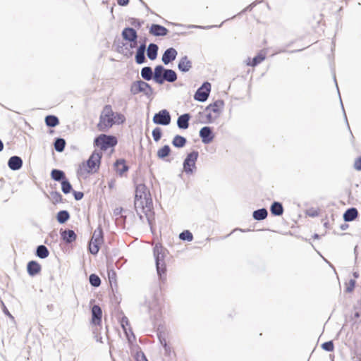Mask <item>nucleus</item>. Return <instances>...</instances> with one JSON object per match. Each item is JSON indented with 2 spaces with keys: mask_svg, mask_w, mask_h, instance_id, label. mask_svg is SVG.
Segmentation results:
<instances>
[{
  "mask_svg": "<svg viewBox=\"0 0 361 361\" xmlns=\"http://www.w3.org/2000/svg\"><path fill=\"white\" fill-rule=\"evenodd\" d=\"M178 68L182 72H188L192 68V62L187 56L182 57L178 63Z\"/></svg>",
  "mask_w": 361,
  "mask_h": 361,
  "instance_id": "obj_18",
  "label": "nucleus"
},
{
  "mask_svg": "<svg viewBox=\"0 0 361 361\" xmlns=\"http://www.w3.org/2000/svg\"><path fill=\"white\" fill-rule=\"evenodd\" d=\"M159 341H160L161 344L163 345V347L165 349V351L166 353L169 352L170 350V348L167 345L166 339L165 338H162L161 336H159Z\"/></svg>",
  "mask_w": 361,
  "mask_h": 361,
  "instance_id": "obj_46",
  "label": "nucleus"
},
{
  "mask_svg": "<svg viewBox=\"0 0 361 361\" xmlns=\"http://www.w3.org/2000/svg\"><path fill=\"white\" fill-rule=\"evenodd\" d=\"M224 103L222 100H216L214 103L210 104L205 109L206 118L208 123L214 122L221 115Z\"/></svg>",
  "mask_w": 361,
  "mask_h": 361,
  "instance_id": "obj_5",
  "label": "nucleus"
},
{
  "mask_svg": "<svg viewBox=\"0 0 361 361\" xmlns=\"http://www.w3.org/2000/svg\"><path fill=\"white\" fill-rule=\"evenodd\" d=\"M90 283L92 286L98 287L101 283V280L97 275L92 274L90 276Z\"/></svg>",
  "mask_w": 361,
  "mask_h": 361,
  "instance_id": "obj_39",
  "label": "nucleus"
},
{
  "mask_svg": "<svg viewBox=\"0 0 361 361\" xmlns=\"http://www.w3.org/2000/svg\"><path fill=\"white\" fill-rule=\"evenodd\" d=\"M51 198L54 203H57L61 200V195L57 192L51 193Z\"/></svg>",
  "mask_w": 361,
  "mask_h": 361,
  "instance_id": "obj_44",
  "label": "nucleus"
},
{
  "mask_svg": "<svg viewBox=\"0 0 361 361\" xmlns=\"http://www.w3.org/2000/svg\"><path fill=\"white\" fill-rule=\"evenodd\" d=\"M130 23L131 25L135 27H140L141 26V23L135 18H131L130 20Z\"/></svg>",
  "mask_w": 361,
  "mask_h": 361,
  "instance_id": "obj_47",
  "label": "nucleus"
},
{
  "mask_svg": "<svg viewBox=\"0 0 361 361\" xmlns=\"http://www.w3.org/2000/svg\"><path fill=\"white\" fill-rule=\"evenodd\" d=\"M121 211H122V209H121V208H116V209L114 210V214H115L116 215H118V214H121Z\"/></svg>",
  "mask_w": 361,
  "mask_h": 361,
  "instance_id": "obj_53",
  "label": "nucleus"
},
{
  "mask_svg": "<svg viewBox=\"0 0 361 361\" xmlns=\"http://www.w3.org/2000/svg\"><path fill=\"white\" fill-rule=\"evenodd\" d=\"M137 361H147L145 355L142 354L141 358L137 357Z\"/></svg>",
  "mask_w": 361,
  "mask_h": 361,
  "instance_id": "obj_54",
  "label": "nucleus"
},
{
  "mask_svg": "<svg viewBox=\"0 0 361 361\" xmlns=\"http://www.w3.org/2000/svg\"><path fill=\"white\" fill-rule=\"evenodd\" d=\"M322 348L328 351L331 352L334 350V344L332 341L325 342L322 345Z\"/></svg>",
  "mask_w": 361,
  "mask_h": 361,
  "instance_id": "obj_43",
  "label": "nucleus"
},
{
  "mask_svg": "<svg viewBox=\"0 0 361 361\" xmlns=\"http://www.w3.org/2000/svg\"><path fill=\"white\" fill-rule=\"evenodd\" d=\"M158 46L155 44L151 43L148 46L147 50V55L150 60H154L157 56Z\"/></svg>",
  "mask_w": 361,
  "mask_h": 361,
  "instance_id": "obj_26",
  "label": "nucleus"
},
{
  "mask_svg": "<svg viewBox=\"0 0 361 361\" xmlns=\"http://www.w3.org/2000/svg\"><path fill=\"white\" fill-rule=\"evenodd\" d=\"M314 238H315V239L319 238V235H317V234H314Z\"/></svg>",
  "mask_w": 361,
  "mask_h": 361,
  "instance_id": "obj_62",
  "label": "nucleus"
},
{
  "mask_svg": "<svg viewBox=\"0 0 361 361\" xmlns=\"http://www.w3.org/2000/svg\"><path fill=\"white\" fill-rule=\"evenodd\" d=\"M5 313L8 314L10 317H12L11 314L9 313L8 310H5Z\"/></svg>",
  "mask_w": 361,
  "mask_h": 361,
  "instance_id": "obj_59",
  "label": "nucleus"
},
{
  "mask_svg": "<svg viewBox=\"0 0 361 361\" xmlns=\"http://www.w3.org/2000/svg\"><path fill=\"white\" fill-rule=\"evenodd\" d=\"M141 76L146 80H150L153 78L152 68L148 66L142 68L141 70Z\"/></svg>",
  "mask_w": 361,
  "mask_h": 361,
  "instance_id": "obj_31",
  "label": "nucleus"
},
{
  "mask_svg": "<svg viewBox=\"0 0 361 361\" xmlns=\"http://www.w3.org/2000/svg\"><path fill=\"white\" fill-rule=\"evenodd\" d=\"M71 189H72V186H71V183L66 180H63L61 182L62 191L65 194H68L71 192Z\"/></svg>",
  "mask_w": 361,
  "mask_h": 361,
  "instance_id": "obj_41",
  "label": "nucleus"
},
{
  "mask_svg": "<svg viewBox=\"0 0 361 361\" xmlns=\"http://www.w3.org/2000/svg\"><path fill=\"white\" fill-rule=\"evenodd\" d=\"M51 175V178L57 181L63 180L64 178V173L61 170L54 169L52 170Z\"/></svg>",
  "mask_w": 361,
  "mask_h": 361,
  "instance_id": "obj_37",
  "label": "nucleus"
},
{
  "mask_svg": "<svg viewBox=\"0 0 361 361\" xmlns=\"http://www.w3.org/2000/svg\"><path fill=\"white\" fill-rule=\"evenodd\" d=\"M146 49V47L145 44H142L137 49V53L135 55V61L138 64H142L145 62V51Z\"/></svg>",
  "mask_w": 361,
  "mask_h": 361,
  "instance_id": "obj_19",
  "label": "nucleus"
},
{
  "mask_svg": "<svg viewBox=\"0 0 361 361\" xmlns=\"http://www.w3.org/2000/svg\"><path fill=\"white\" fill-rule=\"evenodd\" d=\"M149 32L154 36H165L168 33V30L161 25L153 24L149 29Z\"/></svg>",
  "mask_w": 361,
  "mask_h": 361,
  "instance_id": "obj_15",
  "label": "nucleus"
},
{
  "mask_svg": "<svg viewBox=\"0 0 361 361\" xmlns=\"http://www.w3.org/2000/svg\"><path fill=\"white\" fill-rule=\"evenodd\" d=\"M186 143V139L180 135H176L173 140L172 144L176 147H183Z\"/></svg>",
  "mask_w": 361,
  "mask_h": 361,
  "instance_id": "obj_32",
  "label": "nucleus"
},
{
  "mask_svg": "<svg viewBox=\"0 0 361 361\" xmlns=\"http://www.w3.org/2000/svg\"><path fill=\"white\" fill-rule=\"evenodd\" d=\"M56 218H57V221L60 224H63V223H65L66 221H67L69 219L70 215H69V213L67 211L63 210V211H60L57 214Z\"/></svg>",
  "mask_w": 361,
  "mask_h": 361,
  "instance_id": "obj_33",
  "label": "nucleus"
},
{
  "mask_svg": "<svg viewBox=\"0 0 361 361\" xmlns=\"http://www.w3.org/2000/svg\"><path fill=\"white\" fill-rule=\"evenodd\" d=\"M124 322H125V318H123L122 319V326L124 329V331H126V333L127 334L126 329L125 325H124Z\"/></svg>",
  "mask_w": 361,
  "mask_h": 361,
  "instance_id": "obj_55",
  "label": "nucleus"
},
{
  "mask_svg": "<svg viewBox=\"0 0 361 361\" xmlns=\"http://www.w3.org/2000/svg\"><path fill=\"white\" fill-rule=\"evenodd\" d=\"M22 165L23 161L21 158L18 156L11 157L8 161V167L13 171L20 169Z\"/></svg>",
  "mask_w": 361,
  "mask_h": 361,
  "instance_id": "obj_16",
  "label": "nucleus"
},
{
  "mask_svg": "<svg viewBox=\"0 0 361 361\" xmlns=\"http://www.w3.org/2000/svg\"><path fill=\"white\" fill-rule=\"evenodd\" d=\"M62 237L66 242L71 243L75 240L76 235L73 231L68 230L63 232Z\"/></svg>",
  "mask_w": 361,
  "mask_h": 361,
  "instance_id": "obj_30",
  "label": "nucleus"
},
{
  "mask_svg": "<svg viewBox=\"0 0 361 361\" xmlns=\"http://www.w3.org/2000/svg\"><path fill=\"white\" fill-rule=\"evenodd\" d=\"M94 143L101 149H106L109 147L115 146L117 143V140L114 136L101 135L94 140Z\"/></svg>",
  "mask_w": 361,
  "mask_h": 361,
  "instance_id": "obj_8",
  "label": "nucleus"
},
{
  "mask_svg": "<svg viewBox=\"0 0 361 361\" xmlns=\"http://www.w3.org/2000/svg\"><path fill=\"white\" fill-rule=\"evenodd\" d=\"M154 256L156 261L157 274L161 279L162 276L164 275L166 272V264L164 261V258L166 257V251L161 245L157 244L154 246Z\"/></svg>",
  "mask_w": 361,
  "mask_h": 361,
  "instance_id": "obj_4",
  "label": "nucleus"
},
{
  "mask_svg": "<svg viewBox=\"0 0 361 361\" xmlns=\"http://www.w3.org/2000/svg\"><path fill=\"white\" fill-rule=\"evenodd\" d=\"M103 243V232L101 227H98L93 233L89 244V250L92 255H96L99 250L100 245Z\"/></svg>",
  "mask_w": 361,
  "mask_h": 361,
  "instance_id": "obj_6",
  "label": "nucleus"
},
{
  "mask_svg": "<svg viewBox=\"0 0 361 361\" xmlns=\"http://www.w3.org/2000/svg\"><path fill=\"white\" fill-rule=\"evenodd\" d=\"M355 285V280L350 279L348 283V286L346 288V291L351 292L353 290Z\"/></svg>",
  "mask_w": 361,
  "mask_h": 361,
  "instance_id": "obj_45",
  "label": "nucleus"
},
{
  "mask_svg": "<svg viewBox=\"0 0 361 361\" xmlns=\"http://www.w3.org/2000/svg\"><path fill=\"white\" fill-rule=\"evenodd\" d=\"M123 114L114 112L110 105H106L100 114L97 127L101 131H106L114 125H120L125 122Z\"/></svg>",
  "mask_w": 361,
  "mask_h": 361,
  "instance_id": "obj_2",
  "label": "nucleus"
},
{
  "mask_svg": "<svg viewBox=\"0 0 361 361\" xmlns=\"http://www.w3.org/2000/svg\"><path fill=\"white\" fill-rule=\"evenodd\" d=\"M191 27H195V28L208 29V28H210V27H213L214 26L202 27V26H200V25H192Z\"/></svg>",
  "mask_w": 361,
  "mask_h": 361,
  "instance_id": "obj_52",
  "label": "nucleus"
},
{
  "mask_svg": "<svg viewBox=\"0 0 361 361\" xmlns=\"http://www.w3.org/2000/svg\"><path fill=\"white\" fill-rule=\"evenodd\" d=\"M267 210L264 208L255 210L252 214L253 218L257 221L264 220L267 218Z\"/></svg>",
  "mask_w": 361,
  "mask_h": 361,
  "instance_id": "obj_27",
  "label": "nucleus"
},
{
  "mask_svg": "<svg viewBox=\"0 0 361 361\" xmlns=\"http://www.w3.org/2000/svg\"><path fill=\"white\" fill-rule=\"evenodd\" d=\"M152 207V201L149 191L145 185H137L135 190V207L141 220L142 219V212L147 216L149 221L148 213L151 212Z\"/></svg>",
  "mask_w": 361,
  "mask_h": 361,
  "instance_id": "obj_1",
  "label": "nucleus"
},
{
  "mask_svg": "<svg viewBox=\"0 0 361 361\" xmlns=\"http://www.w3.org/2000/svg\"><path fill=\"white\" fill-rule=\"evenodd\" d=\"M197 157V152H192L188 154L183 162V170L186 173L191 174L193 173V169L195 168V162Z\"/></svg>",
  "mask_w": 361,
  "mask_h": 361,
  "instance_id": "obj_9",
  "label": "nucleus"
},
{
  "mask_svg": "<svg viewBox=\"0 0 361 361\" xmlns=\"http://www.w3.org/2000/svg\"><path fill=\"white\" fill-rule=\"evenodd\" d=\"M122 37L126 41H134L137 39V32L131 27H126L122 31Z\"/></svg>",
  "mask_w": 361,
  "mask_h": 361,
  "instance_id": "obj_14",
  "label": "nucleus"
},
{
  "mask_svg": "<svg viewBox=\"0 0 361 361\" xmlns=\"http://www.w3.org/2000/svg\"><path fill=\"white\" fill-rule=\"evenodd\" d=\"M165 68L159 65L157 66L154 68L153 78L154 80L158 84H163V75L164 73Z\"/></svg>",
  "mask_w": 361,
  "mask_h": 361,
  "instance_id": "obj_17",
  "label": "nucleus"
},
{
  "mask_svg": "<svg viewBox=\"0 0 361 361\" xmlns=\"http://www.w3.org/2000/svg\"><path fill=\"white\" fill-rule=\"evenodd\" d=\"M252 63V61H251V59L250 58L247 59V60L246 61V63Z\"/></svg>",
  "mask_w": 361,
  "mask_h": 361,
  "instance_id": "obj_61",
  "label": "nucleus"
},
{
  "mask_svg": "<svg viewBox=\"0 0 361 361\" xmlns=\"http://www.w3.org/2000/svg\"><path fill=\"white\" fill-rule=\"evenodd\" d=\"M102 310L98 306L94 305L92 308V322L94 324H99L102 319Z\"/></svg>",
  "mask_w": 361,
  "mask_h": 361,
  "instance_id": "obj_21",
  "label": "nucleus"
},
{
  "mask_svg": "<svg viewBox=\"0 0 361 361\" xmlns=\"http://www.w3.org/2000/svg\"><path fill=\"white\" fill-rule=\"evenodd\" d=\"M45 123L49 127H55L59 124V121L56 116L50 115L45 118Z\"/></svg>",
  "mask_w": 361,
  "mask_h": 361,
  "instance_id": "obj_34",
  "label": "nucleus"
},
{
  "mask_svg": "<svg viewBox=\"0 0 361 361\" xmlns=\"http://www.w3.org/2000/svg\"><path fill=\"white\" fill-rule=\"evenodd\" d=\"M179 238L183 240L192 241L193 236L191 232L189 231H184L180 233Z\"/></svg>",
  "mask_w": 361,
  "mask_h": 361,
  "instance_id": "obj_40",
  "label": "nucleus"
},
{
  "mask_svg": "<svg viewBox=\"0 0 361 361\" xmlns=\"http://www.w3.org/2000/svg\"><path fill=\"white\" fill-rule=\"evenodd\" d=\"M117 2L120 6H126L128 4L129 0H117Z\"/></svg>",
  "mask_w": 361,
  "mask_h": 361,
  "instance_id": "obj_50",
  "label": "nucleus"
},
{
  "mask_svg": "<svg viewBox=\"0 0 361 361\" xmlns=\"http://www.w3.org/2000/svg\"><path fill=\"white\" fill-rule=\"evenodd\" d=\"M66 142L62 138H57L54 142V148L57 152H62L64 149Z\"/></svg>",
  "mask_w": 361,
  "mask_h": 361,
  "instance_id": "obj_38",
  "label": "nucleus"
},
{
  "mask_svg": "<svg viewBox=\"0 0 361 361\" xmlns=\"http://www.w3.org/2000/svg\"><path fill=\"white\" fill-rule=\"evenodd\" d=\"M101 158L102 153L94 151L87 160V164H82V166H80L78 173L82 176L85 173L96 172L99 169Z\"/></svg>",
  "mask_w": 361,
  "mask_h": 361,
  "instance_id": "obj_3",
  "label": "nucleus"
},
{
  "mask_svg": "<svg viewBox=\"0 0 361 361\" xmlns=\"http://www.w3.org/2000/svg\"><path fill=\"white\" fill-rule=\"evenodd\" d=\"M130 92L133 94H137L138 93L143 92L147 96H150L152 92L151 86L142 80H137L132 83L130 86Z\"/></svg>",
  "mask_w": 361,
  "mask_h": 361,
  "instance_id": "obj_7",
  "label": "nucleus"
},
{
  "mask_svg": "<svg viewBox=\"0 0 361 361\" xmlns=\"http://www.w3.org/2000/svg\"><path fill=\"white\" fill-rule=\"evenodd\" d=\"M115 169L116 172L121 176L128 170V167L126 166L123 159H119L116 161Z\"/></svg>",
  "mask_w": 361,
  "mask_h": 361,
  "instance_id": "obj_24",
  "label": "nucleus"
},
{
  "mask_svg": "<svg viewBox=\"0 0 361 361\" xmlns=\"http://www.w3.org/2000/svg\"><path fill=\"white\" fill-rule=\"evenodd\" d=\"M159 307L157 305H156V307L154 309V312H159Z\"/></svg>",
  "mask_w": 361,
  "mask_h": 361,
  "instance_id": "obj_60",
  "label": "nucleus"
},
{
  "mask_svg": "<svg viewBox=\"0 0 361 361\" xmlns=\"http://www.w3.org/2000/svg\"><path fill=\"white\" fill-rule=\"evenodd\" d=\"M153 122L159 125H169L171 122V116L169 112L166 109L161 110L154 116Z\"/></svg>",
  "mask_w": 361,
  "mask_h": 361,
  "instance_id": "obj_11",
  "label": "nucleus"
},
{
  "mask_svg": "<svg viewBox=\"0 0 361 361\" xmlns=\"http://www.w3.org/2000/svg\"><path fill=\"white\" fill-rule=\"evenodd\" d=\"M177 54L178 52L174 48H169L162 55L161 61L165 65H167L176 59Z\"/></svg>",
  "mask_w": 361,
  "mask_h": 361,
  "instance_id": "obj_13",
  "label": "nucleus"
},
{
  "mask_svg": "<svg viewBox=\"0 0 361 361\" xmlns=\"http://www.w3.org/2000/svg\"><path fill=\"white\" fill-rule=\"evenodd\" d=\"M190 116L188 114H183L178 118L177 125L179 128L186 129L189 126Z\"/></svg>",
  "mask_w": 361,
  "mask_h": 361,
  "instance_id": "obj_20",
  "label": "nucleus"
},
{
  "mask_svg": "<svg viewBox=\"0 0 361 361\" xmlns=\"http://www.w3.org/2000/svg\"><path fill=\"white\" fill-rule=\"evenodd\" d=\"M152 137L155 142H158L161 139V130L160 128L157 127L152 130Z\"/></svg>",
  "mask_w": 361,
  "mask_h": 361,
  "instance_id": "obj_42",
  "label": "nucleus"
},
{
  "mask_svg": "<svg viewBox=\"0 0 361 361\" xmlns=\"http://www.w3.org/2000/svg\"><path fill=\"white\" fill-rule=\"evenodd\" d=\"M177 79V75L176 72L171 69H165L163 75V82L166 80L170 82L176 81Z\"/></svg>",
  "mask_w": 361,
  "mask_h": 361,
  "instance_id": "obj_23",
  "label": "nucleus"
},
{
  "mask_svg": "<svg viewBox=\"0 0 361 361\" xmlns=\"http://www.w3.org/2000/svg\"><path fill=\"white\" fill-rule=\"evenodd\" d=\"M358 212L355 208H350L346 210L343 214V219L345 221H352L357 216Z\"/></svg>",
  "mask_w": 361,
  "mask_h": 361,
  "instance_id": "obj_25",
  "label": "nucleus"
},
{
  "mask_svg": "<svg viewBox=\"0 0 361 361\" xmlns=\"http://www.w3.org/2000/svg\"><path fill=\"white\" fill-rule=\"evenodd\" d=\"M27 269L30 276H35L40 271L41 267L37 262L31 261L27 264Z\"/></svg>",
  "mask_w": 361,
  "mask_h": 361,
  "instance_id": "obj_22",
  "label": "nucleus"
},
{
  "mask_svg": "<svg viewBox=\"0 0 361 361\" xmlns=\"http://www.w3.org/2000/svg\"><path fill=\"white\" fill-rule=\"evenodd\" d=\"M49 250L46 246L42 245L37 247L36 255L38 257L44 259L49 256Z\"/></svg>",
  "mask_w": 361,
  "mask_h": 361,
  "instance_id": "obj_29",
  "label": "nucleus"
},
{
  "mask_svg": "<svg viewBox=\"0 0 361 361\" xmlns=\"http://www.w3.org/2000/svg\"><path fill=\"white\" fill-rule=\"evenodd\" d=\"M264 59L265 55L262 53H259L252 60V63H247V65L251 66H256L257 65L262 62L264 60Z\"/></svg>",
  "mask_w": 361,
  "mask_h": 361,
  "instance_id": "obj_35",
  "label": "nucleus"
},
{
  "mask_svg": "<svg viewBox=\"0 0 361 361\" xmlns=\"http://www.w3.org/2000/svg\"><path fill=\"white\" fill-rule=\"evenodd\" d=\"M129 42H130V47L131 49L135 48L137 45V39H135L134 41H129Z\"/></svg>",
  "mask_w": 361,
  "mask_h": 361,
  "instance_id": "obj_51",
  "label": "nucleus"
},
{
  "mask_svg": "<svg viewBox=\"0 0 361 361\" xmlns=\"http://www.w3.org/2000/svg\"><path fill=\"white\" fill-rule=\"evenodd\" d=\"M271 212L276 216H280L283 212V206L280 202H274L271 206Z\"/></svg>",
  "mask_w": 361,
  "mask_h": 361,
  "instance_id": "obj_28",
  "label": "nucleus"
},
{
  "mask_svg": "<svg viewBox=\"0 0 361 361\" xmlns=\"http://www.w3.org/2000/svg\"><path fill=\"white\" fill-rule=\"evenodd\" d=\"M355 168L357 170H361V158L357 159L355 163Z\"/></svg>",
  "mask_w": 361,
  "mask_h": 361,
  "instance_id": "obj_49",
  "label": "nucleus"
},
{
  "mask_svg": "<svg viewBox=\"0 0 361 361\" xmlns=\"http://www.w3.org/2000/svg\"><path fill=\"white\" fill-rule=\"evenodd\" d=\"M4 149V144L2 141L0 140V152L2 151Z\"/></svg>",
  "mask_w": 361,
  "mask_h": 361,
  "instance_id": "obj_56",
  "label": "nucleus"
},
{
  "mask_svg": "<svg viewBox=\"0 0 361 361\" xmlns=\"http://www.w3.org/2000/svg\"><path fill=\"white\" fill-rule=\"evenodd\" d=\"M252 8V4L249 5L245 10H250Z\"/></svg>",
  "mask_w": 361,
  "mask_h": 361,
  "instance_id": "obj_58",
  "label": "nucleus"
},
{
  "mask_svg": "<svg viewBox=\"0 0 361 361\" xmlns=\"http://www.w3.org/2000/svg\"><path fill=\"white\" fill-rule=\"evenodd\" d=\"M74 197L76 200H80L83 197V193L82 192H74Z\"/></svg>",
  "mask_w": 361,
  "mask_h": 361,
  "instance_id": "obj_48",
  "label": "nucleus"
},
{
  "mask_svg": "<svg viewBox=\"0 0 361 361\" xmlns=\"http://www.w3.org/2000/svg\"><path fill=\"white\" fill-rule=\"evenodd\" d=\"M211 90L210 83L206 82L197 90L194 95V99L199 102H205Z\"/></svg>",
  "mask_w": 361,
  "mask_h": 361,
  "instance_id": "obj_10",
  "label": "nucleus"
},
{
  "mask_svg": "<svg viewBox=\"0 0 361 361\" xmlns=\"http://www.w3.org/2000/svg\"><path fill=\"white\" fill-rule=\"evenodd\" d=\"M170 151L169 146L164 145L157 151V156L160 159H164L169 154Z\"/></svg>",
  "mask_w": 361,
  "mask_h": 361,
  "instance_id": "obj_36",
  "label": "nucleus"
},
{
  "mask_svg": "<svg viewBox=\"0 0 361 361\" xmlns=\"http://www.w3.org/2000/svg\"><path fill=\"white\" fill-rule=\"evenodd\" d=\"M353 276H354V277H355V279H357V278H358L359 274H358V273H357V272H354V273H353Z\"/></svg>",
  "mask_w": 361,
  "mask_h": 361,
  "instance_id": "obj_57",
  "label": "nucleus"
},
{
  "mask_svg": "<svg viewBox=\"0 0 361 361\" xmlns=\"http://www.w3.org/2000/svg\"><path fill=\"white\" fill-rule=\"evenodd\" d=\"M200 136L202 139V142L204 144L210 143L213 140L214 137L212 133L211 128L208 126H204L200 129Z\"/></svg>",
  "mask_w": 361,
  "mask_h": 361,
  "instance_id": "obj_12",
  "label": "nucleus"
}]
</instances>
